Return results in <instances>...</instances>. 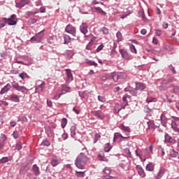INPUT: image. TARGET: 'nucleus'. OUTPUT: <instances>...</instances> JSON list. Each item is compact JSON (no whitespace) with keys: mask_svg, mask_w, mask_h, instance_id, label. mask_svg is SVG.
Masks as SVG:
<instances>
[{"mask_svg":"<svg viewBox=\"0 0 179 179\" xmlns=\"http://www.w3.org/2000/svg\"><path fill=\"white\" fill-rule=\"evenodd\" d=\"M89 162V158L84 153L80 154L75 161V165L78 169H83Z\"/></svg>","mask_w":179,"mask_h":179,"instance_id":"f257e3e1","label":"nucleus"},{"mask_svg":"<svg viewBox=\"0 0 179 179\" xmlns=\"http://www.w3.org/2000/svg\"><path fill=\"white\" fill-rule=\"evenodd\" d=\"M5 20H7V24H8V26L17 24V18L15 14H13L9 18H5Z\"/></svg>","mask_w":179,"mask_h":179,"instance_id":"f03ea898","label":"nucleus"},{"mask_svg":"<svg viewBox=\"0 0 179 179\" xmlns=\"http://www.w3.org/2000/svg\"><path fill=\"white\" fill-rule=\"evenodd\" d=\"M66 33L71 34L72 36L76 35V27H73L72 24H68L65 28Z\"/></svg>","mask_w":179,"mask_h":179,"instance_id":"7ed1b4c3","label":"nucleus"},{"mask_svg":"<svg viewBox=\"0 0 179 179\" xmlns=\"http://www.w3.org/2000/svg\"><path fill=\"white\" fill-rule=\"evenodd\" d=\"M43 35L41 34V31L31 38V43H41V40H43Z\"/></svg>","mask_w":179,"mask_h":179,"instance_id":"20e7f679","label":"nucleus"},{"mask_svg":"<svg viewBox=\"0 0 179 179\" xmlns=\"http://www.w3.org/2000/svg\"><path fill=\"white\" fill-rule=\"evenodd\" d=\"M50 164L52 167H57L59 164V159L57 156L53 155L50 159Z\"/></svg>","mask_w":179,"mask_h":179,"instance_id":"39448f33","label":"nucleus"},{"mask_svg":"<svg viewBox=\"0 0 179 179\" xmlns=\"http://www.w3.org/2000/svg\"><path fill=\"white\" fill-rule=\"evenodd\" d=\"M92 114L99 118V120H104V113L101 110H94L92 112Z\"/></svg>","mask_w":179,"mask_h":179,"instance_id":"423d86ee","label":"nucleus"},{"mask_svg":"<svg viewBox=\"0 0 179 179\" xmlns=\"http://www.w3.org/2000/svg\"><path fill=\"white\" fill-rule=\"evenodd\" d=\"M29 2H30V0H21L20 2L16 3V8L21 9V8H23L24 6H26V5L29 4Z\"/></svg>","mask_w":179,"mask_h":179,"instance_id":"0eeeda50","label":"nucleus"},{"mask_svg":"<svg viewBox=\"0 0 179 179\" xmlns=\"http://www.w3.org/2000/svg\"><path fill=\"white\" fill-rule=\"evenodd\" d=\"M120 52L124 59H129L131 58V55L127 50L121 49L120 50Z\"/></svg>","mask_w":179,"mask_h":179,"instance_id":"6e6552de","label":"nucleus"},{"mask_svg":"<svg viewBox=\"0 0 179 179\" xmlns=\"http://www.w3.org/2000/svg\"><path fill=\"white\" fill-rule=\"evenodd\" d=\"M80 30L83 34H87V24L83 22L80 26Z\"/></svg>","mask_w":179,"mask_h":179,"instance_id":"1a4fd4ad","label":"nucleus"},{"mask_svg":"<svg viewBox=\"0 0 179 179\" xmlns=\"http://www.w3.org/2000/svg\"><path fill=\"white\" fill-rule=\"evenodd\" d=\"M146 89V85L142 83H136V90H141L143 92V90H145Z\"/></svg>","mask_w":179,"mask_h":179,"instance_id":"9d476101","label":"nucleus"},{"mask_svg":"<svg viewBox=\"0 0 179 179\" xmlns=\"http://www.w3.org/2000/svg\"><path fill=\"white\" fill-rule=\"evenodd\" d=\"M12 86L10 85V84L8 83L4 87L1 89V90L0 91V94H5V93H6V92H9Z\"/></svg>","mask_w":179,"mask_h":179,"instance_id":"9b49d317","label":"nucleus"},{"mask_svg":"<svg viewBox=\"0 0 179 179\" xmlns=\"http://www.w3.org/2000/svg\"><path fill=\"white\" fill-rule=\"evenodd\" d=\"M136 170L138 171V173L139 174V176L141 177H145L146 175L145 174V171L143 170V169L142 168V166H141V165H137L136 166Z\"/></svg>","mask_w":179,"mask_h":179,"instance_id":"f8f14e48","label":"nucleus"},{"mask_svg":"<svg viewBox=\"0 0 179 179\" xmlns=\"http://www.w3.org/2000/svg\"><path fill=\"white\" fill-rule=\"evenodd\" d=\"M134 146L136 145H129V148H126L124 150V152L126 153V155H127L128 157H132V154H131V150H134V148H135Z\"/></svg>","mask_w":179,"mask_h":179,"instance_id":"ddd939ff","label":"nucleus"},{"mask_svg":"<svg viewBox=\"0 0 179 179\" xmlns=\"http://www.w3.org/2000/svg\"><path fill=\"white\" fill-rule=\"evenodd\" d=\"M67 80L68 82H72L73 80V76L72 75V71L70 69H66Z\"/></svg>","mask_w":179,"mask_h":179,"instance_id":"4468645a","label":"nucleus"},{"mask_svg":"<svg viewBox=\"0 0 179 179\" xmlns=\"http://www.w3.org/2000/svg\"><path fill=\"white\" fill-rule=\"evenodd\" d=\"M32 171L34 174V176H40V168L37 166V164H34L32 167Z\"/></svg>","mask_w":179,"mask_h":179,"instance_id":"2eb2a0df","label":"nucleus"},{"mask_svg":"<svg viewBox=\"0 0 179 179\" xmlns=\"http://www.w3.org/2000/svg\"><path fill=\"white\" fill-rule=\"evenodd\" d=\"M147 171H153L155 170V164L150 162L145 167Z\"/></svg>","mask_w":179,"mask_h":179,"instance_id":"dca6fc26","label":"nucleus"},{"mask_svg":"<svg viewBox=\"0 0 179 179\" xmlns=\"http://www.w3.org/2000/svg\"><path fill=\"white\" fill-rule=\"evenodd\" d=\"M120 137L122 138L123 139H129V136H122V134H121L120 133H115L113 142H115V139H117V138H120Z\"/></svg>","mask_w":179,"mask_h":179,"instance_id":"f3484780","label":"nucleus"},{"mask_svg":"<svg viewBox=\"0 0 179 179\" xmlns=\"http://www.w3.org/2000/svg\"><path fill=\"white\" fill-rule=\"evenodd\" d=\"M166 173V169L161 168L159 169V171L157 173V179H160L164 176V173Z\"/></svg>","mask_w":179,"mask_h":179,"instance_id":"a211bd4d","label":"nucleus"},{"mask_svg":"<svg viewBox=\"0 0 179 179\" xmlns=\"http://www.w3.org/2000/svg\"><path fill=\"white\" fill-rule=\"evenodd\" d=\"M111 77H112L113 80L114 82H118V80L120 79V76L117 75V73H111Z\"/></svg>","mask_w":179,"mask_h":179,"instance_id":"6ab92c4d","label":"nucleus"},{"mask_svg":"<svg viewBox=\"0 0 179 179\" xmlns=\"http://www.w3.org/2000/svg\"><path fill=\"white\" fill-rule=\"evenodd\" d=\"M98 159L101 162H108V159H107L106 157H104V154H99Z\"/></svg>","mask_w":179,"mask_h":179,"instance_id":"aec40b11","label":"nucleus"},{"mask_svg":"<svg viewBox=\"0 0 179 179\" xmlns=\"http://www.w3.org/2000/svg\"><path fill=\"white\" fill-rule=\"evenodd\" d=\"M165 141L166 142H169V143H173V142H174V139H173L169 134H165Z\"/></svg>","mask_w":179,"mask_h":179,"instance_id":"412c9836","label":"nucleus"},{"mask_svg":"<svg viewBox=\"0 0 179 179\" xmlns=\"http://www.w3.org/2000/svg\"><path fill=\"white\" fill-rule=\"evenodd\" d=\"M120 129L124 131V132H127V135H129V127H125L124 124H121Z\"/></svg>","mask_w":179,"mask_h":179,"instance_id":"4be33fe9","label":"nucleus"},{"mask_svg":"<svg viewBox=\"0 0 179 179\" xmlns=\"http://www.w3.org/2000/svg\"><path fill=\"white\" fill-rule=\"evenodd\" d=\"M64 44H69L71 41V38H70L69 36L65 34L64 35Z\"/></svg>","mask_w":179,"mask_h":179,"instance_id":"5701e85b","label":"nucleus"},{"mask_svg":"<svg viewBox=\"0 0 179 179\" xmlns=\"http://www.w3.org/2000/svg\"><path fill=\"white\" fill-rule=\"evenodd\" d=\"M146 101H147L148 103H156V101H157V99H156L155 97L150 96V97L147 98Z\"/></svg>","mask_w":179,"mask_h":179,"instance_id":"b1692460","label":"nucleus"},{"mask_svg":"<svg viewBox=\"0 0 179 179\" xmlns=\"http://www.w3.org/2000/svg\"><path fill=\"white\" fill-rule=\"evenodd\" d=\"M161 122L163 127H167V119L163 115L161 116Z\"/></svg>","mask_w":179,"mask_h":179,"instance_id":"393cba45","label":"nucleus"},{"mask_svg":"<svg viewBox=\"0 0 179 179\" xmlns=\"http://www.w3.org/2000/svg\"><path fill=\"white\" fill-rule=\"evenodd\" d=\"M11 100L13 101H15V103H19V101H20V100L19 99V96H17V95L16 94H13L11 96Z\"/></svg>","mask_w":179,"mask_h":179,"instance_id":"a878e982","label":"nucleus"},{"mask_svg":"<svg viewBox=\"0 0 179 179\" xmlns=\"http://www.w3.org/2000/svg\"><path fill=\"white\" fill-rule=\"evenodd\" d=\"M103 174H106V176H108L109 174H111V169L108 167L104 168L103 170Z\"/></svg>","mask_w":179,"mask_h":179,"instance_id":"bb28decb","label":"nucleus"},{"mask_svg":"<svg viewBox=\"0 0 179 179\" xmlns=\"http://www.w3.org/2000/svg\"><path fill=\"white\" fill-rule=\"evenodd\" d=\"M113 148V147L111 146V145H110V143H106L104 146V150L105 152H110V150H111V149Z\"/></svg>","mask_w":179,"mask_h":179,"instance_id":"cd10ccee","label":"nucleus"},{"mask_svg":"<svg viewBox=\"0 0 179 179\" xmlns=\"http://www.w3.org/2000/svg\"><path fill=\"white\" fill-rule=\"evenodd\" d=\"M5 19H6V17L3 18V20L0 21L1 27H5V26H6V23H8V21Z\"/></svg>","mask_w":179,"mask_h":179,"instance_id":"c85d7f7f","label":"nucleus"},{"mask_svg":"<svg viewBox=\"0 0 179 179\" xmlns=\"http://www.w3.org/2000/svg\"><path fill=\"white\" fill-rule=\"evenodd\" d=\"M171 157H177L178 156V152H176L174 150H171L170 152Z\"/></svg>","mask_w":179,"mask_h":179,"instance_id":"c756f323","label":"nucleus"},{"mask_svg":"<svg viewBox=\"0 0 179 179\" xmlns=\"http://www.w3.org/2000/svg\"><path fill=\"white\" fill-rule=\"evenodd\" d=\"M75 135H76V128L75 127H72L71 128V136L73 138Z\"/></svg>","mask_w":179,"mask_h":179,"instance_id":"7c9ffc66","label":"nucleus"},{"mask_svg":"<svg viewBox=\"0 0 179 179\" xmlns=\"http://www.w3.org/2000/svg\"><path fill=\"white\" fill-rule=\"evenodd\" d=\"M101 31L103 33V34H108L109 33L108 28L106 27L101 28Z\"/></svg>","mask_w":179,"mask_h":179,"instance_id":"2f4dec72","label":"nucleus"},{"mask_svg":"<svg viewBox=\"0 0 179 179\" xmlns=\"http://www.w3.org/2000/svg\"><path fill=\"white\" fill-rule=\"evenodd\" d=\"M129 48H130L131 52H132L133 54H137L136 48H135V45H130Z\"/></svg>","mask_w":179,"mask_h":179,"instance_id":"473e14b6","label":"nucleus"},{"mask_svg":"<svg viewBox=\"0 0 179 179\" xmlns=\"http://www.w3.org/2000/svg\"><path fill=\"white\" fill-rule=\"evenodd\" d=\"M148 125L149 129H155L156 128L155 123L152 122H148Z\"/></svg>","mask_w":179,"mask_h":179,"instance_id":"72a5a7b5","label":"nucleus"},{"mask_svg":"<svg viewBox=\"0 0 179 179\" xmlns=\"http://www.w3.org/2000/svg\"><path fill=\"white\" fill-rule=\"evenodd\" d=\"M76 177H85V172L83 171H76Z\"/></svg>","mask_w":179,"mask_h":179,"instance_id":"f704fd0d","label":"nucleus"},{"mask_svg":"<svg viewBox=\"0 0 179 179\" xmlns=\"http://www.w3.org/2000/svg\"><path fill=\"white\" fill-rule=\"evenodd\" d=\"M116 37L117 38V41H122V34H121V32L118 31L116 34Z\"/></svg>","mask_w":179,"mask_h":179,"instance_id":"c9c22d12","label":"nucleus"},{"mask_svg":"<svg viewBox=\"0 0 179 179\" xmlns=\"http://www.w3.org/2000/svg\"><path fill=\"white\" fill-rule=\"evenodd\" d=\"M19 77L21 79H22V80H24L25 78H29V75H27V73H22L19 74Z\"/></svg>","mask_w":179,"mask_h":179,"instance_id":"e433bc0d","label":"nucleus"},{"mask_svg":"<svg viewBox=\"0 0 179 179\" xmlns=\"http://www.w3.org/2000/svg\"><path fill=\"white\" fill-rule=\"evenodd\" d=\"M43 85H44V83H42L41 85L36 86V92H43Z\"/></svg>","mask_w":179,"mask_h":179,"instance_id":"4c0bfd02","label":"nucleus"},{"mask_svg":"<svg viewBox=\"0 0 179 179\" xmlns=\"http://www.w3.org/2000/svg\"><path fill=\"white\" fill-rule=\"evenodd\" d=\"M66 124H68V120H66V118H63L62 121V128L66 127Z\"/></svg>","mask_w":179,"mask_h":179,"instance_id":"58836bf2","label":"nucleus"},{"mask_svg":"<svg viewBox=\"0 0 179 179\" xmlns=\"http://www.w3.org/2000/svg\"><path fill=\"white\" fill-rule=\"evenodd\" d=\"M20 92H22V93H28L29 90H27V88H26L24 86H21L20 88Z\"/></svg>","mask_w":179,"mask_h":179,"instance_id":"ea45409f","label":"nucleus"},{"mask_svg":"<svg viewBox=\"0 0 179 179\" xmlns=\"http://www.w3.org/2000/svg\"><path fill=\"white\" fill-rule=\"evenodd\" d=\"M115 113H120L121 111V108H120V104H115V109H114Z\"/></svg>","mask_w":179,"mask_h":179,"instance_id":"a19ab883","label":"nucleus"},{"mask_svg":"<svg viewBox=\"0 0 179 179\" xmlns=\"http://www.w3.org/2000/svg\"><path fill=\"white\" fill-rule=\"evenodd\" d=\"M65 92L66 93H69V92H71V87H64L62 93H64V94H65V92Z\"/></svg>","mask_w":179,"mask_h":179,"instance_id":"79ce46f5","label":"nucleus"},{"mask_svg":"<svg viewBox=\"0 0 179 179\" xmlns=\"http://www.w3.org/2000/svg\"><path fill=\"white\" fill-rule=\"evenodd\" d=\"M66 55H68L69 58H72L73 57V50H67L66 52Z\"/></svg>","mask_w":179,"mask_h":179,"instance_id":"37998d69","label":"nucleus"},{"mask_svg":"<svg viewBox=\"0 0 179 179\" xmlns=\"http://www.w3.org/2000/svg\"><path fill=\"white\" fill-rule=\"evenodd\" d=\"M9 161V158L8 157H3L1 159H0V163L4 164L8 163Z\"/></svg>","mask_w":179,"mask_h":179,"instance_id":"c03bdc74","label":"nucleus"},{"mask_svg":"<svg viewBox=\"0 0 179 179\" xmlns=\"http://www.w3.org/2000/svg\"><path fill=\"white\" fill-rule=\"evenodd\" d=\"M136 152V156H137L138 157H139V159L141 160V162H146V158H145L144 159L142 158V156L141 155H139V153H138V150H135Z\"/></svg>","mask_w":179,"mask_h":179,"instance_id":"a18cd8bd","label":"nucleus"},{"mask_svg":"<svg viewBox=\"0 0 179 179\" xmlns=\"http://www.w3.org/2000/svg\"><path fill=\"white\" fill-rule=\"evenodd\" d=\"M169 88L171 89V93H176L177 92V87H175L174 85H170Z\"/></svg>","mask_w":179,"mask_h":179,"instance_id":"49530a36","label":"nucleus"},{"mask_svg":"<svg viewBox=\"0 0 179 179\" xmlns=\"http://www.w3.org/2000/svg\"><path fill=\"white\" fill-rule=\"evenodd\" d=\"M100 138H101V136L100 135V134L96 133L95 134L94 143H96L97 142V141H99V139H100Z\"/></svg>","mask_w":179,"mask_h":179,"instance_id":"de8ad7c7","label":"nucleus"},{"mask_svg":"<svg viewBox=\"0 0 179 179\" xmlns=\"http://www.w3.org/2000/svg\"><path fill=\"white\" fill-rule=\"evenodd\" d=\"M36 22H37V20L36 18H31L28 20V23L29 24H34V23H36Z\"/></svg>","mask_w":179,"mask_h":179,"instance_id":"09e8293b","label":"nucleus"},{"mask_svg":"<svg viewBox=\"0 0 179 179\" xmlns=\"http://www.w3.org/2000/svg\"><path fill=\"white\" fill-rule=\"evenodd\" d=\"M98 100L101 101V103H106V98L104 96H98Z\"/></svg>","mask_w":179,"mask_h":179,"instance_id":"8fccbe9b","label":"nucleus"},{"mask_svg":"<svg viewBox=\"0 0 179 179\" xmlns=\"http://www.w3.org/2000/svg\"><path fill=\"white\" fill-rule=\"evenodd\" d=\"M22 86L19 85V84H13V87L15 90H17L18 92H20V87Z\"/></svg>","mask_w":179,"mask_h":179,"instance_id":"3c124183","label":"nucleus"},{"mask_svg":"<svg viewBox=\"0 0 179 179\" xmlns=\"http://www.w3.org/2000/svg\"><path fill=\"white\" fill-rule=\"evenodd\" d=\"M130 94H131V96H138V90H136V88L132 91L130 92Z\"/></svg>","mask_w":179,"mask_h":179,"instance_id":"603ef678","label":"nucleus"},{"mask_svg":"<svg viewBox=\"0 0 179 179\" xmlns=\"http://www.w3.org/2000/svg\"><path fill=\"white\" fill-rule=\"evenodd\" d=\"M103 48H104V45L101 44L100 45L98 46V48H96V52H100V51H101L103 50Z\"/></svg>","mask_w":179,"mask_h":179,"instance_id":"864d4df0","label":"nucleus"},{"mask_svg":"<svg viewBox=\"0 0 179 179\" xmlns=\"http://www.w3.org/2000/svg\"><path fill=\"white\" fill-rule=\"evenodd\" d=\"M101 80H107V79H108V75L107 74H103L102 76H101Z\"/></svg>","mask_w":179,"mask_h":179,"instance_id":"5fc2aeb1","label":"nucleus"},{"mask_svg":"<svg viewBox=\"0 0 179 179\" xmlns=\"http://www.w3.org/2000/svg\"><path fill=\"white\" fill-rule=\"evenodd\" d=\"M115 55H117V51H115V50L113 49L110 52V57H112V58H114Z\"/></svg>","mask_w":179,"mask_h":179,"instance_id":"6e6d98bb","label":"nucleus"},{"mask_svg":"<svg viewBox=\"0 0 179 179\" xmlns=\"http://www.w3.org/2000/svg\"><path fill=\"white\" fill-rule=\"evenodd\" d=\"M127 99H129V96L128 95L125 94L122 97V101H124V104H125V103H128V101L127 100Z\"/></svg>","mask_w":179,"mask_h":179,"instance_id":"4d7b16f0","label":"nucleus"},{"mask_svg":"<svg viewBox=\"0 0 179 179\" xmlns=\"http://www.w3.org/2000/svg\"><path fill=\"white\" fill-rule=\"evenodd\" d=\"M62 94H64V92L60 93L59 94H57L54 96V99L55 100H58V99H59V97H61V96H62Z\"/></svg>","mask_w":179,"mask_h":179,"instance_id":"13d9d810","label":"nucleus"},{"mask_svg":"<svg viewBox=\"0 0 179 179\" xmlns=\"http://www.w3.org/2000/svg\"><path fill=\"white\" fill-rule=\"evenodd\" d=\"M15 148H16L17 150H20L22 148V143H17Z\"/></svg>","mask_w":179,"mask_h":179,"instance_id":"bf43d9fd","label":"nucleus"},{"mask_svg":"<svg viewBox=\"0 0 179 179\" xmlns=\"http://www.w3.org/2000/svg\"><path fill=\"white\" fill-rule=\"evenodd\" d=\"M42 144L44 145V146H50V141L45 140L42 142Z\"/></svg>","mask_w":179,"mask_h":179,"instance_id":"052dcab7","label":"nucleus"},{"mask_svg":"<svg viewBox=\"0 0 179 179\" xmlns=\"http://www.w3.org/2000/svg\"><path fill=\"white\" fill-rule=\"evenodd\" d=\"M13 136L15 139H17V138H19V133H17V131H14L13 133Z\"/></svg>","mask_w":179,"mask_h":179,"instance_id":"680f3d73","label":"nucleus"},{"mask_svg":"<svg viewBox=\"0 0 179 179\" xmlns=\"http://www.w3.org/2000/svg\"><path fill=\"white\" fill-rule=\"evenodd\" d=\"M155 34H156L157 36H162V31L159 30V29H156V30H155Z\"/></svg>","mask_w":179,"mask_h":179,"instance_id":"e2e57ef3","label":"nucleus"},{"mask_svg":"<svg viewBox=\"0 0 179 179\" xmlns=\"http://www.w3.org/2000/svg\"><path fill=\"white\" fill-rule=\"evenodd\" d=\"M166 80H168V82H174V78L171 77V76H168L166 78Z\"/></svg>","mask_w":179,"mask_h":179,"instance_id":"0e129e2a","label":"nucleus"},{"mask_svg":"<svg viewBox=\"0 0 179 179\" xmlns=\"http://www.w3.org/2000/svg\"><path fill=\"white\" fill-rule=\"evenodd\" d=\"M138 14L140 15V16H141V17H143V20H145V19H146L145 17V14L143 13V11H139Z\"/></svg>","mask_w":179,"mask_h":179,"instance_id":"69168bd1","label":"nucleus"},{"mask_svg":"<svg viewBox=\"0 0 179 179\" xmlns=\"http://www.w3.org/2000/svg\"><path fill=\"white\" fill-rule=\"evenodd\" d=\"M152 43H153V44L157 45L159 43V41H157V38L154 37L152 38Z\"/></svg>","mask_w":179,"mask_h":179,"instance_id":"338daca9","label":"nucleus"},{"mask_svg":"<svg viewBox=\"0 0 179 179\" xmlns=\"http://www.w3.org/2000/svg\"><path fill=\"white\" fill-rule=\"evenodd\" d=\"M47 105L48 107H52V101L47 100Z\"/></svg>","mask_w":179,"mask_h":179,"instance_id":"774afa93","label":"nucleus"}]
</instances>
